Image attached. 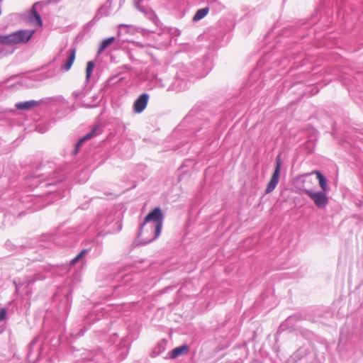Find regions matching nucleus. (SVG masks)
Returning a JSON list of instances; mask_svg holds the SVG:
<instances>
[{"label":"nucleus","instance_id":"obj_1","mask_svg":"<svg viewBox=\"0 0 363 363\" xmlns=\"http://www.w3.org/2000/svg\"><path fill=\"white\" fill-rule=\"evenodd\" d=\"M164 222V215L160 207L152 209L140 223L138 240L140 244L146 245L155 240L160 235Z\"/></svg>","mask_w":363,"mask_h":363},{"label":"nucleus","instance_id":"obj_2","mask_svg":"<svg viewBox=\"0 0 363 363\" xmlns=\"http://www.w3.org/2000/svg\"><path fill=\"white\" fill-rule=\"evenodd\" d=\"M34 30H18L9 35H4L6 45L25 44L32 38Z\"/></svg>","mask_w":363,"mask_h":363},{"label":"nucleus","instance_id":"obj_3","mask_svg":"<svg viewBox=\"0 0 363 363\" xmlns=\"http://www.w3.org/2000/svg\"><path fill=\"white\" fill-rule=\"evenodd\" d=\"M327 191H313L312 189H303L301 193L308 196L314 203L315 206L320 209L325 208L329 202Z\"/></svg>","mask_w":363,"mask_h":363},{"label":"nucleus","instance_id":"obj_4","mask_svg":"<svg viewBox=\"0 0 363 363\" xmlns=\"http://www.w3.org/2000/svg\"><path fill=\"white\" fill-rule=\"evenodd\" d=\"M189 75L190 74L187 70V68L184 65H181L179 67V70L175 75L174 82H172L171 87L169 88L168 90L171 89L172 90L180 91L184 89L186 86V81Z\"/></svg>","mask_w":363,"mask_h":363},{"label":"nucleus","instance_id":"obj_5","mask_svg":"<svg viewBox=\"0 0 363 363\" xmlns=\"http://www.w3.org/2000/svg\"><path fill=\"white\" fill-rule=\"evenodd\" d=\"M44 277L41 275L36 274L34 277H28L23 280L18 279L14 280L13 284L16 287V292L18 293L20 289L23 287L25 294L29 296L32 294L33 285L38 279H43Z\"/></svg>","mask_w":363,"mask_h":363},{"label":"nucleus","instance_id":"obj_6","mask_svg":"<svg viewBox=\"0 0 363 363\" xmlns=\"http://www.w3.org/2000/svg\"><path fill=\"white\" fill-rule=\"evenodd\" d=\"M81 355L82 357L78 361L82 363H88L90 362H94V363H109L100 350L94 351L84 350Z\"/></svg>","mask_w":363,"mask_h":363},{"label":"nucleus","instance_id":"obj_7","mask_svg":"<svg viewBox=\"0 0 363 363\" xmlns=\"http://www.w3.org/2000/svg\"><path fill=\"white\" fill-rule=\"evenodd\" d=\"M281 167V162L280 156L278 155L276 159L275 167L272 176L270 179V181L267 184V186L265 189V194H269L272 192L276 188L277 185L279 183V177H280V171Z\"/></svg>","mask_w":363,"mask_h":363},{"label":"nucleus","instance_id":"obj_8","mask_svg":"<svg viewBox=\"0 0 363 363\" xmlns=\"http://www.w3.org/2000/svg\"><path fill=\"white\" fill-rule=\"evenodd\" d=\"M148 99L149 95L147 94L143 93L140 95L133 104V111L136 113H142L147 107Z\"/></svg>","mask_w":363,"mask_h":363},{"label":"nucleus","instance_id":"obj_9","mask_svg":"<svg viewBox=\"0 0 363 363\" xmlns=\"http://www.w3.org/2000/svg\"><path fill=\"white\" fill-rule=\"evenodd\" d=\"M71 302L72 294L70 293H67L64 296L61 306L59 307V312L62 316L67 315L71 306Z\"/></svg>","mask_w":363,"mask_h":363},{"label":"nucleus","instance_id":"obj_10","mask_svg":"<svg viewBox=\"0 0 363 363\" xmlns=\"http://www.w3.org/2000/svg\"><path fill=\"white\" fill-rule=\"evenodd\" d=\"M65 178L66 174L62 169H57L55 172H54L52 174V176L49 178L50 180L53 179V181H50V182L45 184V186H48L55 185L57 182H62L64 179H65Z\"/></svg>","mask_w":363,"mask_h":363},{"label":"nucleus","instance_id":"obj_11","mask_svg":"<svg viewBox=\"0 0 363 363\" xmlns=\"http://www.w3.org/2000/svg\"><path fill=\"white\" fill-rule=\"evenodd\" d=\"M96 128L92 129L90 132L86 133L84 136L82 137L78 142L75 144L74 149L73 150V154L77 155L82 147V145L87 140L92 138L96 134Z\"/></svg>","mask_w":363,"mask_h":363},{"label":"nucleus","instance_id":"obj_12","mask_svg":"<svg viewBox=\"0 0 363 363\" xmlns=\"http://www.w3.org/2000/svg\"><path fill=\"white\" fill-rule=\"evenodd\" d=\"M67 54H68V55H67V61L61 67V69L66 71V72L69 71L70 69V68L72 67V66L74 62L75 55H76V49L74 48L70 49L67 52Z\"/></svg>","mask_w":363,"mask_h":363},{"label":"nucleus","instance_id":"obj_13","mask_svg":"<svg viewBox=\"0 0 363 363\" xmlns=\"http://www.w3.org/2000/svg\"><path fill=\"white\" fill-rule=\"evenodd\" d=\"M40 104V101L30 100L16 103L15 107L19 110H30Z\"/></svg>","mask_w":363,"mask_h":363},{"label":"nucleus","instance_id":"obj_14","mask_svg":"<svg viewBox=\"0 0 363 363\" xmlns=\"http://www.w3.org/2000/svg\"><path fill=\"white\" fill-rule=\"evenodd\" d=\"M43 3V2H42V1L36 2L35 4H33V6L32 7V9H31L32 16L30 17V21L32 22H33V23L35 21H36L35 24L39 26H43V21H42V18H41L40 15L36 11V7L38 6L41 5Z\"/></svg>","mask_w":363,"mask_h":363},{"label":"nucleus","instance_id":"obj_15","mask_svg":"<svg viewBox=\"0 0 363 363\" xmlns=\"http://www.w3.org/2000/svg\"><path fill=\"white\" fill-rule=\"evenodd\" d=\"M189 351V347L186 345H184L179 347L174 348L169 353V357L174 359L179 356L187 353Z\"/></svg>","mask_w":363,"mask_h":363},{"label":"nucleus","instance_id":"obj_16","mask_svg":"<svg viewBox=\"0 0 363 363\" xmlns=\"http://www.w3.org/2000/svg\"><path fill=\"white\" fill-rule=\"evenodd\" d=\"M54 120L42 121L38 123L35 126V130L40 133L47 132L50 128L52 123H54Z\"/></svg>","mask_w":363,"mask_h":363},{"label":"nucleus","instance_id":"obj_17","mask_svg":"<svg viewBox=\"0 0 363 363\" xmlns=\"http://www.w3.org/2000/svg\"><path fill=\"white\" fill-rule=\"evenodd\" d=\"M166 84L163 82L162 78L158 77L157 75H155L152 77L149 82L150 89L154 88H164Z\"/></svg>","mask_w":363,"mask_h":363},{"label":"nucleus","instance_id":"obj_18","mask_svg":"<svg viewBox=\"0 0 363 363\" xmlns=\"http://www.w3.org/2000/svg\"><path fill=\"white\" fill-rule=\"evenodd\" d=\"M125 29V33H129L131 35H134L135 33L138 32V28L133 26V25H128V24H120L118 26V35H121L122 29Z\"/></svg>","mask_w":363,"mask_h":363},{"label":"nucleus","instance_id":"obj_19","mask_svg":"<svg viewBox=\"0 0 363 363\" xmlns=\"http://www.w3.org/2000/svg\"><path fill=\"white\" fill-rule=\"evenodd\" d=\"M315 173L317 176V179H318L319 185L322 191H328L329 190V187L327 184V181L324 175L319 171H315Z\"/></svg>","mask_w":363,"mask_h":363},{"label":"nucleus","instance_id":"obj_20","mask_svg":"<svg viewBox=\"0 0 363 363\" xmlns=\"http://www.w3.org/2000/svg\"><path fill=\"white\" fill-rule=\"evenodd\" d=\"M209 12V8L208 7H204L202 9H200L197 10L195 15L194 16L192 21L194 22H197L202 18H203Z\"/></svg>","mask_w":363,"mask_h":363},{"label":"nucleus","instance_id":"obj_21","mask_svg":"<svg viewBox=\"0 0 363 363\" xmlns=\"http://www.w3.org/2000/svg\"><path fill=\"white\" fill-rule=\"evenodd\" d=\"M108 15V13L107 11V9L105 6H102L98 9L94 17L91 21L95 25L101 18H102L104 16Z\"/></svg>","mask_w":363,"mask_h":363},{"label":"nucleus","instance_id":"obj_22","mask_svg":"<svg viewBox=\"0 0 363 363\" xmlns=\"http://www.w3.org/2000/svg\"><path fill=\"white\" fill-rule=\"evenodd\" d=\"M115 37H110L103 40L99 45L98 53L101 54L103 52L108 46H110L114 41Z\"/></svg>","mask_w":363,"mask_h":363},{"label":"nucleus","instance_id":"obj_23","mask_svg":"<svg viewBox=\"0 0 363 363\" xmlns=\"http://www.w3.org/2000/svg\"><path fill=\"white\" fill-rule=\"evenodd\" d=\"M58 70L57 68H50L48 69L47 71L43 72L40 73V78L42 79H48L50 78H52L55 77L57 74Z\"/></svg>","mask_w":363,"mask_h":363},{"label":"nucleus","instance_id":"obj_24","mask_svg":"<svg viewBox=\"0 0 363 363\" xmlns=\"http://www.w3.org/2000/svg\"><path fill=\"white\" fill-rule=\"evenodd\" d=\"M89 250L86 249L82 250L75 257L70 261V265H74L80 261H83L84 257L88 253Z\"/></svg>","mask_w":363,"mask_h":363},{"label":"nucleus","instance_id":"obj_25","mask_svg":"<svg viewBox=\"0 0 363 363\" xmlns=\"http://www.w3.org/2000/svg\"><path fill=\"white\" fill-rule=\"evenodd\" d=\"M94 66H95V63L93 61H89L87 62L86 69V81H89V79H90V77L93 72Z\"/></svg>","mask_w":363,"mask_h":363},{"label":"nucleus","instance_id":"obj_26","mask_svg":"<svg viewBox=\"0 0 363 363\" xmlns=\"http://www.w3.org/2000/svg\"><path fill=\"white\" fill-rule=\"evenodd\" d=\"M192 113L190 112L183 120L182 123L179 125V128L182 129L183 127L186 126V124L192 123Z\"/></svg>","mask_w":363,"mask_h":363},{"label":"nucleus","instance_id":"obj_27","mask_svg":"<svg viewBox=\"0 0 363 363\" xmlns=\"http://www.w3.org/2000/svg\"><path fill=\"white\" fill-rule=\"evenodd\" d=\"M165 344H166V342L164 340H162L161 342H160L158 343L157 347L155 348V352L160 354L162 352H163L165 349Z\"/></svg>","mask_w":363,"mask_h":363},{"label":"nucleus","instance_id":"obj_28","mask_svg":"<svg viewBox=\"0 0 363 363\" xmlns=\"http://www.w3.org/2000/svg\"><path fill=\"white\" fill-rule=\"evenodd\" d=\"M200 122H196V124L194 125V126L191 127L189 129V131L191 133H195L196 132L200 131L201 129H203L202 127L199 128L200 126ZM203 128H206V127H203Z\"/></svg>","mask_w":363,"mask_h":363},{"label":"nucleus","instance_id":"obj_29","mask_svg":"<svg viewBox=\"0 0 363 363\" xmlns=\"http://www.w3.org/2000/svg\"><path fill=\"white\" fill-rule=\"evenodd\" d=\"M6 308H1L0 309V322L3 321L6 319Z\"/></svg>","mask_w":363,"mask_h":363},{"label":"nucleus","instance_id":"obj_30","mask_svg":"<svg viewBox=\"0 0 363 363\" xmlns=\"http://www.w3.org/2000/svg\"><path fill=\"white\" fill-rule=\"evenodd\" d=\"M94 26V24L92 23L91 21H90L84 26V30L86 31H89Z\"/></svg>","mask_w":363,"mask_h":363},{"label":"nucleus","instance_id":"obj_31","mask_svg":"<svg viewBox=\"0 0 363 363\" xmlns=\"http://www.w3.org/2000/svg\"><path fill=\"white\" fill-rule=\"evenodd\" d=\"M62 0H48L46 3L44 4V5L50 4H58Z\"/></svg>","mask_w":363,"mask_h":363},{"label":"nucleus","instance_id":"obj_32","mask_svg":"<svg viewBox=\"0 0 363 363\" xmlns=\"http://www.w3.org/2000/svg\"><path fill=\"white\" fill-rule=\"evenodd\" d=\"M86 328H84V329H81L78 333L76 334V337H81L84 334V332L86 331Z\"/></svg>","mask_w":363,"mask_h":363},{"label":"nucleus","instance_id":"obj_33","mask_svg":"<svg viewBox=\"0 0 363 363\" xmlns=\"http://www.w3.org/2000/svg\"><path fill=\"white\" fill-rule=\"evenodd\" d=\"M6 45L4 35H0V45Z\"/></svg>","mask_w":363,"mask_h":363},{"label":"nucleus","instance_id":"obj_34","mask_svg":"<svg viewBox=\"0 0 363 363\" xmlns=\"http://www.w3.org/2000/svg\"><path fill=\"white\" fill-rule=\"evenodd\" d=\"M36 342H37V339H34V340H33L30 342V344H29V345H28V346H29V348H30V349H31V348L33 347V346L36 343Z\"/></svg>","mask_w":363,"mask_h":363},{"label":"nucleus","instance_id":"obj_35","mask_svg":"<svg viewBox=\"0 0 363 363\" xmlns=\"http://www.w3.org/2000/svg\"><path fill=\"white\" fill-rule=\"evenodd\" d=\"M64 52V49H61V50L60 51V53H59V55H61Z\"/></svg>","mask_w":363,"mask_h":363},{"label":"nucleus","instance_id":"obj_36","mask_svg":"<svg viewBox=\"0 0 363 363\" xmlns=\"http://www.w3.org/2000/svg\"><path fill=\"white\" fill-rule=\"evenodd\" d=\"M73 94L74 95V96H75V97H77V96H78V95H79V94L75 93V92H74V93H73Z\"/></svg>","mask_w":363,"mask_h":363},{"label":"nucleus","instance_id":"obj_37","mask_svg":"<svg viewBox=\"0 0 363 363\" xmlns=\"http://www.w3.org/2000/svg\"><path fill=\"white\" fill-rule=\"evenodd\" d=\"M125 357H126V354L123 355L121 359H125Z\"/></svg>","mask_w":363,"mask_h":363},{"label":"nucleus","instance_id":"obj_38","mask_svg":"<svg viewBox=\"0 0 363 363\" xmlns=\"http://www.w3.org/2000/svg\"><path fill=\"white\" fill-rule=\"evenodd\" d=\"M119 288H120V286H117L115 287V289H119Z\"/></svg>","mask_w":363,"mask_h":363},{"label":"nucleus","instance_id":"obj_39","mask_svg":"<svg viewBox=\"0 0 363 363\" xmlns=\"http://www.w3.org/2000/svg\"><path fill=\"white\" fill-rule=\"evenodd\" d=\"M57 294H55V295H54V298H57Z\"/></svg>","mask_w":363,"mask_h":363},{"label":"nucleus","instance_id":"obj_40","mask_svg":"<svg viewBox=\"0 0 363 363\" xmlns=\"http://www.w3.org/2000/svg\"><path fill=\"white\" fill-rule=\"evenodd\" d=\"M3 1V0H0V2L1 3V1Z\"/></svg>","mask_w":363,"mask_h":363}]
</instances>
